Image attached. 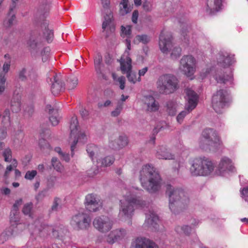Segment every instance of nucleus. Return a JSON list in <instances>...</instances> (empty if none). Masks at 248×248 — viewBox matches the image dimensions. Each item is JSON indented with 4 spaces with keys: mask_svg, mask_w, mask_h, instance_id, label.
I'll use <instances>...</instances> for the list:
<instances>
[{
    "mask_svg": "<svg viewBox=\"0 0 248 248\" xmlns=\"http://www.w3.org/2000/svg\"><path fill=\"white\" fill-rule=\"evenodd\" d=\"M142 192V190L134 187L123 190V198L120 201L118 214L121 220L127 221L128 224H131L135 211L134 205L139 208H143L146 205V202L137 197V195Z\"/></svg>",
    "mask_w": 248,
    "mask_h": 248,
    "instance_id": "1",
    "label": "nucleus"
},
{
    "mask_svg": "<svg viewBox=\"0 0 248 248\" xmlns=\"http://www.w3.org/2000/svg\"><path fill=\"white\" fill-rule=\"evenodd\" d=\"M139 179L142 187L149 192H154L160 187V175L152 165L146 164L142 167Z\"/></svg>",
    "mask_w": 248,
    "mask_h": 248,
    "instance_id": "2",
    "label": "nucleus"
},
{
    "mask_svg": "<svg viewBox=\"0 0 248 248\" xmlns=\"http://www.w3.org/2000/svg\"><path fill=\"white\" fill-rule=\"evenodd\" d=\"M233 55H230L227 52L219 54L218 62L222 68L217 69L215 77L217 83L225 84L232 81L233 78L232 71L229 66L233 62Z\"/></svg>",
    "mask_w": 248,
    "mask_h": 248,
    "instance_id": "3",
    "label": "nucleus"
},
{
    "mask_svg": "<svg viewBox=\"0 0 248 248\" xmlns=\"http://www.w3.org/2000/svg\"><path fill=\"white\" fill-rule=\"evenodd\" d=\"M167 192L169 196V208L171 212L176 213L188 204V194L182 188L169 186Z\"/></svg>",
    "mask_w": 248,
    "mask_h": 248,
    "instance_id": "4",
    "label": "nucleus"
},
{
    "mask_svg": "<svg viewBox=\"0 0 248 248\" xmlns=\"http://www.w3.org/2000/svg\"><path fill=\"white\" fill-rule=\"evenodd\" d=\"M69 128L70 135L69 142L71 146V155L73 156V151L77 143L79 142L84 144L86 142L88 135L84 131L81 130L77 117L76 116L72 117Z\"/></svg>",
    "mask_w": 248,
    "mask_h": 248,
    "instance_id": "5",
    "label": "nucleus"
},
{
    "mask_svg": "<svg viewBox=\"0 0 248 248\" xmlns=\"http://www.w3.org/2000/svg\"><path fill=\"white\" fill-rule=\"evenodd\" d=\"M222 143L217 131L212 128H206L199 140V147L202 150H212Z\"/></svg>",
    "mask_w": 248,
    "mask_h": 248,
    "instance_id": "6",
    "label": "nucleus"
},
{
    "mask_svg": "<svg viewBox=\"0 0 248 248\" xmlns=\"http://www.w3.org/2000/svg\"><path fill=\"white\" fill-rule=\"evenodd\" d=\"M214 170L213 163L208 158L200 157L194 158L190 168V172L194 176H206Z\"/></svg>",
    "mask_w": 248,
    "mask_h": 248,
    "instance_id": "7",
    "label": "nucleus"
},
{
    "mask_svg": "<svg viewBox=\"0 0 248 248\" xmlns=\"http://www.w3.org/2000/svg\"><path fill=\"white\" fill-rule=\"evenodd\" d=\"M159 46L163 53L167 54L170 51V57L172 59H177L181 55V48L172 45L171 34L167 31H162L159 35Z\"/></svg>",
    "mask_w": 248,
    "mask_h": 248,
    "instance_id": "8",
    "label": "nucleus"
},
{
    "mask_svg": "<svg viewBox=\"0 0 248 248\" xmlns=\"http://www.w3.org/2000/svg\"><path fill=\"white\" fill-rule=\"evenodd\" d=\"M156 85L160 93L168 94L173 93L179 88V80L173 75L164 74L159 77Z\"/></svg>",
    "mask_w": 248,
    "mask_h": 248,
    "instance_id": "9",
    "label": "nucleus"
},
{
    "mask_svg": "<svg viewBox=\"0 0 248 248\" xmlns=\"http://www.w3.org/2000/svg\"><path fill=\"white\" fill-rule=\"evenodd\" d=\"M197 60L191 55L184 56L180 61V71L190 80L194 78L196 71Z\"/></svg>",
    "mask_w": 248,
    "mask_h": 248,
    "instance_id": "10",
    "label": "nucleus"
},
{
    "mask_svg": "<svg viewBox=\"0 0 248 248\" xmlns=\"http://www.w3.org/2000/svg\"><path fill=\"white\" fill-rule=\"evenodd\" d=\"M187 104L186 109L181 111L176 117L178 123L181 124L185 117L194 109L198 103V96L197 93L190 88L186 89Z\"/></svg>",
    "mask_w": 248,
    "mask_h": 248,
    "instance_id": "11",
    "label": "nucleus"
},
{
    "mask_svg": "<svg viewBox=\"0 0 248 248\" xmlns=\"http://www.w3.org/2000/svg\"><path fill=\"white\" fill-rule=\"evenodd\" d=\"M129 55L128 51H125L120 60L121 69L124 74H127V78L129 82L135 83L137 81H140L141 78H137L135 73L131 72L132 61Z\"/></svg>",
    "mask_w": 248,
    "mask_h": 248,
    "instance_id": "12",
    "label": "nucleus"
},
{
    "mask_svg": "<svg viewBox=\"0 0 248 248\" xmlns=\"http://www.w3.org/2000/svg\"><path fill=\"white\" fill-rule=\"evenodd\" d=\"M90 222L88 215L83 213H79L72 217L70 225L75 230H85L90 227Z\"/></svg>",
    "mask_w": 248,
    "mask_h": 248,
    "instance_id": "13",
    "label": "nucleus"
},
{
    "mask_svg": "<svg viewBox=\"0 0 248 248\" xmlns=\"http://www.w3.org/2000/svg\"><path fill=\"white\" fill-rule=\"evenodd\" d=\"M93 224V227L99 232L106 233L112 228L113 221L107 216H101L95 217Z\"/></svg>",
    "mask_w": 248,
    "mask_h": 248,
    "instance_id": "14",
    "label": "nucleus"
},
{
    "mask_svg": "<svg viewBox=\"0 0 248 248\" xmlns=\"http://www.w3.org/2000/svg\"><path fill=\"white\" fill-rule=\"evenodd\" d=\"M27 46L31 52L37 54L43 46L42 36L38 31H32L27 42Z\"/></svg>",
    "mask_w": 248,
    "mask_h": 248,
    "instance_id": "15",
    "label": "nucleus"
},
{
    "mask_svg": "<svg viewBox=\"0 0 248 248\" xmlns=\"http://www.w3.org/2000/svg\"><path fill=\"white\" fill-rule=\"evenodd\" d=\"M234 171H235V168L232 160L228 157L224 156L220 159L216 173L217 175L224 176L229 172Z\"/></svg>",
    "mask_w": 248,
    "mask_h": 248,
    "instance_id": "16",
    "label": "nucleus"
},
{
    "mask_svg": "<svg viewBox=\"0 0 248 248\" xmlns=\"http://www.w3.org/2000/svg\"><path fill=\"white\" fill-rule=\"evenodd\" d=\"M227 92L224 90H219L214 94L212 98V105L214 110L217 113H220L226 105Z\"/></svg>",
    "mask_w": 248,
    "mask_h": 248,
    "instance_id": "17",
    "label": "nucleus"
},
{
    "mask_svg": "<svg viewBox=\"0 0 248 248\" xmlns=\"http://www.w3.org/2000/svg\"><path fill=\"white\" fill-rule=\"evenodd\" d=\"M87 152L93 160L96 159L98 164L100 162L102 166H108L113 164L114 161V158L112 156H108L101 160H98V148L93 145H88L87 148Z\"/></svg>",
    "mask_w": 248,
    "mask_h": 248,
    "instance_id": "18",
    "label": "nucleus"
},
{
    "mask_svg": "<svg viewBox=\"0 0 248 248\" xmlns=\"http://www.w3.org/2000/svg\"><path fill=\"white\" fill-rule=\"evenodd\" d=\"M85 205L86 209L90 212H96L101 209L102 203L99 197L93 194L86 196Z\"/></svg>",
    "mask_w": 248,
    "mask_h": 248,
    "instance_id": "19",
    "label": "nucleus"
},
{
    "mask_svg": "<svg viewBox=\"0 0 248 248\" xmlns=\"http://www.w3.org/2000/svg\"><path fill=\"white\" fill-rule=\"evenodd\" d=\"M160 224L159 217L155 212L149 211L146 213V219L143 224L144 228L156 231L159 229Z\"/></svg>",
    "mask_w": 248,
    "mask_h": 248,
    "instance_id": "20",
    "label": "nucleus"
},
{
    "mask_svg": "<svg viewBox=\"0 0 248 248\" xmlns=\"http://www.w3.org/2000/svg\"><path fill=\"white\" fill-rule=\"evenodd\" d=\"M112 14L109 13L104 16V21L102 23L103 32H105L106 37L113 35L115 30V26L112 22Z\"/></svg>",
    "mask_w": 248,
    "mask_h": 248,
    "instance_id": "21",
    "label": "nucleus"
},
{
    "mask_svg": "<svg viewBox=\"0 0 248 248\" xmlns=\"http://www.w3.org/2000/svg\"><path fill=\"white\" fill-rule=\"evenodd\" d=\"M126 231L124 229H118L111 231L106 237V241L110 244L123 239L126 235Z\"/></svg>",
    "mask_w": 248,
    "mask_h": 248,
    "instance_id": "22",
    "label": "nucleus"
},
{
    "mask_svg": "<svg viewBox=\"0 0 248 248\" xmlns=\"http://www.w3.org/2000/svg\"><path fill=\"white\" fill-rule=\"evenodd\" d=\"M47 82L50 85L52 93L55 95L59 93L63 89V83L60 78L54 74L47 79Z\"/></svg>",
    "mask_w": 248,
    "mask_h": 248,
    "instance_id": "23",
    "label": "nucleus"
},
{
    "mask_svg": "<svg viewBox=\"0 0 248 248\" xmlns=\"http://www.w3.org/2000/svg\"><path fill=\"white\" fill-rule=\"evenodd\" d=\"M222 0H207L205 10L209 14H213L222 9Z\"/></svg>",
    "mask_w": 248,
    "mask_h": 248,
    "instance_id": "24",
    "label": "nucleus"
},
{
    "mask_svg": "<svg viewBox=\"0 0 248 248\" xmlns=\"http://www.w3.org/2000/svg\"><path fill=\"white\" fill-rule=\"evenodd\" d=\"M35 227L36 228V231H38L39 232L42 231L43 230H46L47 232L49 231H51L52 232V235L53 237L55 238H62L63 235H62V232H63V230L62 229L58 228V229H53L52 227L49 226H42V224L40 223V222L38 220L34 222Z\"/></svg>",
    "mask_w": 248,
    "mask_h": 248,
    "instance_id": "25",
    "label": "nucleus"
},
{
    "mask_svg": "<svg viewBox=\"0 0 248 248\" xmlns=\"http://www.w3.org/2000/svg\"><path fill=\"white\" fill-rule=\"evenodd\" d=\"M131 26L130 25L122 26L121 27V36L123 38H125L126 45L127 50L128 51L131 48Z\"/></svg>",
    "mask_w": 248,
    "mask_h": 248,
    "instance_id": "26",
    "label": "nucleus"
},
{
    "mask_svg": "<svg viewBox=\"0 0 248 248\" xmlns=\"http://www.w3.org/2000/svg\"><path fill=\"white\" fill-rule=\"evenodd\" d=\"M143 102L146 109L149 111H155L159 108V105L152 96H145Z\"/></svg>",
    "mask_w": 248,
    "mask_h": 248,
    "instance_id": "27",
    "label": "nucleus"
},
{
    "mask_svg": "<svg viewBox=\"0 0 248 248\" xmlns=\"http://www.w3.org/2000/svg\"><path fill=\"white\" fill-rule=\"evenodd\" d=\"M156 155L159 159L165 160L174 159V155L171 154L165 146H163L157 148Z\"/></svg>",
    "mask_w": 248,
    "mask_h": 248,
    "instance_id": "28",
    "label": "nucleus"
},
{
    "mask_svg": "<svg viewBox=\"0 0 248 248\" xmlns=\"http://www.w3.org/2000/svg\"><path fill=\"white\" fill-rule=\"evenodd\" d=\"M46 109L50 114L49 120L53 125H56L59 122V116L57 109H54L50 105H47Z\"/></svg>",
    "mask_w": 248,
    "mask_h": 248,
    "instance_id": "29",
    "label": "nucleus"
},
{
    "mask_svg": "<svg viewBox=\"0 0 248 248\" xmlns=\"http://www.w3.org/2000/svg\"><path fill=\"white\" fill-rule=\"evenodd\" d=\"M18 76L22 80L28 78L33 80L35 78L36 74L32 70L23 68L19 71Z\"/></svg>",
    "mask_w": 248,
    "mask_h": 248,
    "instance_id": "30",
    "label": "nucleus"
},
{
    "mask_svg": "<svg viewBox=\"0 0 248 248\" xmlns=\"http://www.w3.org/2000/svg\"><path fill=\"white\" fill-rule=\"evenodd\" d=\"M133 6L129 2V0H122L119 4V14L125 16L130 13Z\"/></svg>",
    "mask_w": 248,
    "mask_h": 248,
    "instance_id": "31",
    "label": "nucleus"
},
{
    "mask_svg": "<svg viewBox=\"0 0 248 248\" xmlns=\"http://www.w3.org/2000/svg\"><path fill=\"white\" fill-rule=\"evenodd\" d=\"M149 239L139 237L133 239L131 243V248H146Z\"/></svg>",
    "mask_w": 248,
    "mask_h": 248,
    "instance_id": "32",
    "label": "nucleus"
},
{
    "mask_svg": "<svg viewBox=\"0 0 248 248\" xmlns=\"http://www.w3.org/2000/svg\"><path fill=\"white\" fill-rule=\"evenodd\" d=\"M22 203V200L20 199L16 201L13 205V210L10 215V221L11 222H16L19 221V216L18 214V208Z\"/></svg>",
    "mask_w": 248,
    "mask_h": 248,
    "instance_id": "33",
    "label": "nucleus"
},
{
    "mask_svg": "<svg viewBox=\"0 0 248 248\" xmlns=\"http://www.w3.org/2000/svg\"><path fill=\"white\" fill-rule=\"evenodd\" d=\"M12 228H8L0 235V244L4 243L12 237L16 236V232H13Z\"/></svg>",
    "mask_w": 248,
    "mask_h": 248,
    "instance_id": "34",
    "label": "nucleus"
},
{
    "mask_svg": "<svg viewBox=\"0 0 248 248\" xmlns=\"http://www.w3.org/2000/svg\"><path fill=\"white\" fill-rule=\"evenodd\" d=\"M178 104L173 101H169L166 104V112L169 115L173 116L178 109Z\"/></svg>",
    "mask_w": 248,
    "mask_h": 248,
    "instance_id": "35",
    "label": "nucleus"
},
{
    "mask_svg": "<svg viewBox=\"0 0 248 248\" xmlns=\"http://www.w3.org/2000/svg\"><path fill=\"white\" fill-rule=\"evenodd\" d=\"M10 108L13 112H18L21 109V102L19 97H13L10 103Z\"/></svg>",
    "mask_w": 248,
    "mask_h": 248,
    "instance_id": "36",
    "label": "nucleus"
},
{
    "mask_svg": "<svg viewBox=\"0 0 248 248\" xmlns=\"http://www.w3.org/2000/svg\"><path fill=\"white\" fill-rule=\"evenodd\" d=\"M192 230V227L189 225H178L175 228V231L178 234H185L189 235Z\"/></svg>",
    "mask_w": 248,
    "mask_h": 248,
    "instance_id": "37",
    "label": "nucleus"
},
{
    "mask_svg": "<svg viewBox=\"0 0 248 248\" xmlns=\"http://www.w3.org/2000/svg\"><path fill=\"white\" fill-rule=\"evenodd\" d=\"M16 23V16L11 10L7 16L4 20L3 25L6 28H9Z\"/></svg>",
    "mask_w": 248,
    "mask_h": 248,
    "instance_id": "38",
    "label": "nucleus"
},
{
    "mask_svg": "<svg viewBox=\"0 0 248 248\" xmlns=\"http://www.w3.org/2000/svg\"><path fill=\"white\" fill-rule=\"evenodd\" d=\"M217 72L216 70H214L213 68L211 66H208L202 70L201 72L200 76V78L202 79L207 77L210 74H213L214 78H215V75Z\"/></svg>",
    "mask_w": 248,
    "mask_h": 248,
    "instance_id": "39",
    "label": "nucleus"
},
{
    "mask_svg": "<svg viewBox=\"0 0 248 248\" xmlns=\"http://www.w3.org/2000/svg\"><path fill=\"white\" fill-rule=\"evenodd\" d=\"M150 41V37L146 34L137 35L134 38L133 42L135 44L141 43L142 44H147Z\"/></svg>",
    "mask_w": 248,
    "mask_h": 248,
    "instance_id": "40",
    "label": "nucleus"
},
{
    "mask_svg": "<svg viewBox=\"0 0 248 248\" xmlns=\"http://www.w3.org/2000/svg\"><path fill=\"white\" fill-rule=\"evenodd\" d=\"M18 221H17V222ZM12 223H15L16 225L15 224H12L9 228H12L13 229V232H16V236L19 234L24 230L26 229V225L23 223H16V222H12Z\"/></svg>",
    "mask_w": 248,
    "mask_h": 248,
    "instance_id": "41",
    "label": "nucleus"
},
{
    "mask_svg": "<svg viewBox=\"0 0 248 248\" xmlns=\"http://www.w3.org/2000/svg\"><path fill=\"white\" fill-rule=\"evenodd\" d=\"M112 77L113 80L119 85L120 88L124 90L125 88V78L123 76L118 77L115 73L112 74Z\"/></svg>",
    "mask_w": 248,
    "mask_h": 248,
    "instance_id": "42",
    "label": "nucleus"
},
{
    "mask_svg": "<svg viewBox=\"0 0 248 248\" xmlns=\"http://www.w3.org/2000/svg\"><path fill=\"white\" fill-rule=\"evenodd\" d=\"M2 155L5 162H10L12 161L13 159H12V152L10 148L7 147L5 148L2 152Z\"/></svg>",
    "mask_w": 248,
    "mask_h": 248,
    "instance_id": "43",
    "label": "nucleus"
},
{
    "mask_svg": "<svg viewBox=\"0 0 248 248\" xmlns=\"http://www.w3.org/2000/svg\"><path fill=\"white\" fill-rule=\"evenodd\" d=\"M68 87L69 90L75 89L78 84V78L74 76H71L68 79Z\"/></svg>",
    "mask_w": 248,
    "mask_h": 248,
    "instance_id": "44",
    "label": "nucleus"
},
{
    "mask_svg": "<svg viewBox=\"0 0 248 248\" xmlns=\"http://www.w3.org/2000/svg\"><path fill=\"white\" fill-rule=\"evenodd\" d=\"M51 162L54 169L57 171L61 172L63 171V167L57 158L53 157Z\"/></svg>",
    "mask_w": 248,
    "mask_h": 248,
    "instance_id": "45",
    "label": "nucleus"
},
{
    "mask_svg": "<svg viewBox=\"0 0 248 248\" xmlns=\"http://www.w3.org/2000/svg\"><path fill=\"white\" fill-rule=\"evenodd\" d=\"M5 58H7L6 61L4 62L2 66V74L5 75L7 73L10 68L11 61L9 55H5Z\"/></svg>",
    "mask_w": 248,
    "mask_h": 248,
    "instance_id": "46",
    "label": "nucleus"
},
{
    "mask_svg": "<svg viewBox=\"0 0 248 248\" xmlns=\"http://www.w3.org/2000/svg\"><path fill=\"white\" fill-rule=\"evenodd\" d=\"M33 207V204L31 202L26 203L23 208L22 212L23 214L25 215H28L30 217H32V209Z\"/></svg>",
    "mask_w": 248,
    "mask_h": 248,
    "instance_id": "47",
    "label": "nucleus"
},
{
    "mask_svg": "<svg viewBox=\"0 0 248 248\" xmlns=\"http://www.w3.org/2000/svg\"><path fill=\"white\" fill-rule=\"evenodd\" d=\"M24 134L21 131H18L15 134L14 142L18 144L23 143Z\"/></svg>",
    "mask_w": 248,
    "mask_h": 248,
    "instance_id": "48",
    "label": "nucleus"
},
{
    "mask_svg": "<svg viewBox=\"0 0 248 248\" xmlns=\"http://www.w3.org/2000/svg\"><path fill=\"white\" fill-rule=\"evenodd\" d=\"M116 142L117 143L118 147L123 148L127 145L128 143L127 138L125 136H121Z\"/></svg>",
    "mask_w": 248,
    "mask_h": 248,
    "instance_id": "49",
    "label": "nucleus"
},
{
    "mask_svg": "<svg viewBox=\"0 0 248 248\" xmlns=\"http://www.w3.org/2000/svg\"><path fill=\"white\" fill-rule=\"evenodd\" d=\"M6 78L5 75L2 73L0 75V95H1L4 92L6 89Z\"/></svg>",
    "mask_w": 248,
    "mask_h": 248,
    "instance_id": "50",
    "label": "nucleus"
},
{
    "mask_svg": "<svg viewBox=\"0 0 248 248\" xmlns=\"http://www.w3.org/2000/svg\"><path fill=\"white\" fill-rule=\"evenodd\" d=\"M50 54V48L49 47H45L41 51V55L42 57V60L43 62H46Z\"/></svg>",
    "mask_w": 248,
    "mask_h": 248,
    "instance_id": "51",
    "label": "nucleus"
},
{
    "mask_svg": "<svg viewBox=\"0 0 248 248\" xmlns=\"http://www.w3.org/2000/svg\"><path fill=\"white\" fill-rule=\"evenodd\" d=\"M44 35L47 41L49 42L52 40L53 32L51 30L48 29H45V31L44 32Z\"/></svg>",
    "mask_w": 248,
    "mask_h": 248,
    "instance_id": "52",
    "label": "nucleus"
},
{
    "mask_svg": "<svg viewBox=\"0 0 248 248\" xmlns=\"http://www.w3.org/2000/svg\"><path fill=\"white\" fill-rule=\"evenodd\" d=\"M37 171L35 170H28L25 175V178L27 180H32L37 175Z\"/></svg>",
    "mask_w": 248,
    "mask_h": 248,
    "instance_id": "53",
    "label": "nucleus"
},
{
    "mask_svg": "<svg viewBox=\"0 0 248 248\" xmlns=\"http://www.w3.org/2000/svg\"><path fill=\"white\" fill-rule=\"evenodd\" d=\"M102 62V57L98 55L94 59V66L97 72H100V64Z\"/></svg>",
    "mask_w": 248,
    "mask_h": 248,
    "instance_id": "54",
    "label": "nucleus"
},
{
    "mask_svg": "<svg viewBox=\"0 0 248 248\" xmlns=\"http://www.w3.org/2000/svg\"><path fill=\"white\" fill-rule=\"evenodd\" d=\"M3 120L2 123L4 124H6L10 122V111L9 109H6L5 110L3 116Z\"/></svg>",
    "mask_w": 248,
    "mask_h": 248,
    "instance_id": "55",
    "label": "nucleus"
},
{
    "mask_svg": "<svg viewBox=\"0 0 248 248\" xmlns=\"http://www.w3.org/2000/svg\"><path fill=\"white\" fill-rule=\"evenodd\" d=\"M123 108V105H118L114 110L112 111L111 113V116L113 117L118 116L121 113Z\"/></svg>",
    "mask_w": 248,
    "mask_h": 248,
    "instance_id": "56",
    "label": "nucleus"
},
{
    "mask_svg": "<svg viewBox=\"0 0 248 248\" xmlns=\"http://www.w3.org/2000/svg\"><path fill=\"white\" fill-rule=\"evenodd\" d=\"M61 200L58 198H55L54 200L53 204L52 206V210L56 211L59 207V204L61 203Z\"/></svg>",
    "mask_w": 248,
    "mask_h": 248,
    "instance_id": "57",
    "label": "nucleus"
},
{
    "mask_svg": "<svg viewBox=\"0 0 248 248\" xmlns=\"http://www.w3.org/2000/svg\"><path fill=\"white\" fill-rule=\"evenodd\" d=\"M12 164L7 166L6 169L11 171L14 168H16L17 166V161L16 159H13L11 162Z\"/></svg>",
    "mask_w": 248,
    "mask_h": 248,
    "instance_id": "58",
    "label": "nucleus"
},
{
    "mask_svg": "<svg viewBox=\"0 0 248 248\" xmlns=\"http://www.w3.org/2000/svg\"><path fill=\"white\" fill-rule=\"evenodd\" d=\"M39 144L40 148L42 149H44L45 148H48L49 147V145L47 141L43 139L39 140Z\"/></svg>",
    "mask_w": 248,
    "mask_h": 248,
    "instance_id": "59",
    "label": "nucleus"
},
{
    "mask_svg": "<svg viewBox=\"0 0 248 248\" xmlns=\"http://www.w3.org/2000/svg\"><path fill=\"white\" fill-rule=\"evenodd\" d=\"M143 9L146 11H150L152 9L151 3L147 0H145L142 5Z\"/></svg>",
    "mask_w": 248,
    "mask_h": 248,
    "instance_id": "60",
    "label": "nucleus"
},
{
    "mask_svg": "<svg viewBox=\"0 0 248 248\" xmlns=\"http://www.w3.org/2000/svg\"><path fill=\"white\" fill-rule=\"evenodd\" d=\"M6 136V129L5 127H0V140L4 139Z\"/></svg>",
    "mask_w": 248,
    "mask_h": 248,
    "instance_id": "61",
    "label": "nucleus"
},
{
    "mask_svg": "<svg viewBox=\"0 0 248 248\" xmlns=\"http://www.w3.org/2000/svg\"><path fill=\"white\" fill-rule=\"evenodd\" d=\"M146 248H159V247L155 243L149 239Z\"/></svg>",
    "mask_w": 248,
    "mask_h": 248,
    "instance_id": "62",
    "label": "nucleus"
},
{
    "mask_svg": "<svg viewBox=\"0 0 248 248\" xmlns=\"http://www.w3.org/2000/svg\"><path fill=\"white\" fill-rule=\"evenodd\" d=\"M139 12L137 10H135L132 14V20L134 23H137L138 18Z\"/></svg>",
    "mask_w": 248,
    "mask_h": 248,
    "instance_id": "63",
    "label": "nucleus"
},
{
    "mask_svg": "<svg viewBox=\"0 0 248 248\" xmlns=\"http://www.w3.org/2000/svg\"><path fill=\"white\" fill-rule=\"evenodd\" d=\"M148 70V68L147 67H145L143 68L142 69L140 70L139 71V73H138V75H139L138 77L140 78V77L144 76V75L147 72Z\"/></svg>",
    "mask_w": 248,
    "mask_h": 248,
    "instance_id": "64",
    "label": "nucleus"
}]
</instances>
